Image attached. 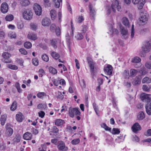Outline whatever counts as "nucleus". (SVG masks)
Returning <instances> with one entry per match:
<instances>
[{"mask_svg": "<svg viewBox=\"0 0 151 151\" xmlns=\"http://www.w3.org/2000/svg\"><path fill=\"white\" fill-rule=\"evenodd\" d=\"M140 12L141 17L139 19V24L140 25H145L147 23L149 14L147 12L142 10H140Z\"/></svg>", "mask_w": 151, "mask_h": 151, "instance_id": "f257e3e1", "label": "nucleus"}, {"mask_svg": "<svg viewBox=\"0 0 151 151\" xmlns=\"http://www.w3.org/2000/svg\"><path fill=\"white\" fill-rule=\"evenodd\" d=\"M33 13L32 11L29 9H24L23 13V18L26 20H30L32 18Z\"/></svg>", "mask_w": 151, "mask_h": 151, "instance_id": "f03ea898", "label": "nucleus"}, {"mask_svg": "<svg viewBox=\"0 0 151 151\" xmlns=\"http://www.w3.org/2000/svg\"><path fill=\"white\" fill-rule=\"evenodd\" d=\"M80 114L81 112L79 110L78 108H73L70 107L69 109L68 114L69 116L72 118L73 117L76 115Z\"/></svg>", "mask_w": 151, "mask_h": 151, "instance_id": "7ed1b4c3", "label": "nucleus"}, {"mask_svg": "<svg viewBox=\"0 0 151 151\" xmlns=\"http://www.w3.org/2000/svg\"><path fill=\"white\" fill-rule=\"evenodd\" d=\"M112 4L111 7L113 11L114 12H116V9L118 11H120L121 9V6L119 5V1L118 0H112Z\"/></svg>", "mask_w": 151, "mask_h": 151, "instance_id": "20e7f679", "label": "nucleus"}, {"mask_svg": "<svg viewBox=\"0 0 151 151\" xmlns=\"http://www.w3.org/2000/svg\"><path fill=\"white\" fill-rule=\"evenodd\" d=\"M33 9L35 14L38 15H40L42 13V9L41 6L38 4L35 3L33 6Z\"/></svg>", "mask_w": 151, "mask_h": 151, "instance_id": "39448f33", "label": "nucleus"}, {"mask_svg": "<svg viewBox=\"0 0 151 151\" xmlns=\"http://www.w3.org/2000/svg\"><path fill=\"white\" fill-rule=\"evenodd\" d=\"M149 95L146 93H143L140 95V98L143 101L148 103L149 102H150L151 101V98L149 97Z\"/></svg>", "mask_w": 151, "mask_h": 151, "instance_id": "423d86ee", "label": "nucleus"}, {"mask_svg": "<svg viewBox=\"0 0 151 151\" xmlns=\"http://www.w3.org/2000/svg\"><path fill=\"white\" fill-rule=\"evenodd\" d=\"M2 56L4 58V61L5 63H9L11 62L12 60L10 59L11 56L10 54L7 52H4L3 53Z\"/></svg>", "mask_w": 151, "mask_h": 151, "instance_id": "0eeeda50", "label": "nucleus"}, {"mask_svg": "<svg viewBox=\"0 0 151 151\" xmlns=\"http://www.w3.org/2000/svg\"><path fill=\"white\" fill-rule=\"evenodd\" d=\"M134 4H136L139 3L138 8L139 9H141L143 8L145 4V0H132Z\"/></svg>", "mask_w": 151, "mask_h": 151, "instance_id": "6e6552de", "label": "nucleus"}, {"mask_svg": "<svg viewBox=\"0 0 151 151\" xmlns=\"http://www.w3.org/2000/svg\"><path fill=\"white\" fill-rule=\"evenodd\" d=\"M58 148L60 151H66L68 147L65 146V143L63 141H61L58 145Z\"/></svg>", "mask_w": 151, "mask_h": 151, "instance_id": "1a4fd4ad", "label": "nucleus"}, {"mask_svg": "<svg viewBox=\"0 0 151 151\" xmlns=\"http://www.w3.org/2000/svg\"><path fill=\"white\" fill-rule=\"evenodd\" d=\"M131 129L133 132L137 133L138 131L141 129V127L138 123L136 122L132 126Z\"/></svg>", "mask_w": 151, "mask_h": 151, "instance_id": "9d476101", "label": "nucleus"}, {"mask_svg": "<svg viewBox=\"0 0 151 151\" xmlns=\"http://www.w3.org/2000/svg\"><path fill=\"white\" fill-rule=\"evenodd\" d=\"M8 5L6 2L3 3L1 6V10L3 13H6L8 10Z\"/></svg>", "mask_w": 151, "mask_h": 151, "instance_id": "9b49d317", "label": "nucleus"}, {"mask_svg": "<svg viewBox=\"0 0 151 151\" xmlns=\"http://www.w3.org/2000/svg\"><path fill=\"white\" fill-rule=\"evenodd\" d=\"M144 46L143 47V51L145 52H148L150 50V45L148 41H146L144 43Z\"/></svg>", "mask_w": 151, "mask_h": 151, "instance_id": "f8f14e48", "label": "nucleus"}, {"mask_svg": "<svg viewBox=\"0 0 151 151\" xmlns=\"http://www.w3.org/2000/svg\"><path fill=\"white\" fill-rule=\"evenodd\" d=\"M87 61L90 68L91 71L92 73L94 72V64L92 59L89 57L87 58Z\"/></svg>", "mask_w": 151, "mask_h": 151, "instance_id": "ddd939ff", "label": "nucleus"}, {"mask_svg": "<svg viewBox=\"0 0 151 151\" xmlns=\"http://www.w3.org/2000/svg\"><path fill=\"white\" fill-rule=\"evenodd\" d=\"M104 71L106 73L109 75H111L112 73V67L111 65H108L107 66L105 67L104 69Z\"/></svg>", "mask_w": 151, "mask_h": 151, "instance_id": "4468645a", "label": "nucleus"}, {"mask_svg": "<svg viewBox=\"0 0 151 151\" xmlns=\"http://www.w3.org/2000/svg\"><path fill=\"white\" fill-rule=\"evenodd\" d=\"M6 128L7 134L9 136L12 135L13 131V129L10 127V125L8 124H6Z\"/></svg>", "mask_w": 151, "mask_h": 151, "instance_id": "2eb2a0df", "label": "nucleus"}, {"mask_svg": "<svg viewBox=\"0 0 151 151\" xmlns=\"http://www.w3.org/2000/svg\"><path fill=\"white\" fill-rule=\"evenodd\" d=\"M145 109L147 113L149 115H151V103L149 102L145 105Z\"/></svg>", "mask_w": 151, "mask_h": 151, "instance_id": "dca6fc26", "label": "nucleus"}, {"mask_svg": "<svg viewBox=\"0 0 151 151\" xmlns=\"http://www.w3.org/2000/svg\"><path fill=\"white\" fill-rule=\"evenodd\" d=\"M50 23V19L47 18H45L42 20V24L44 26H48Z\"/></svg>", "mask_w": 151, "mask_h": 151, "instance_id": "f3484780", "label": "nucleus"}, {"mask_svg": "<svg viewBox=\"0 0 151 151\" xmlns=\"http://www.w3.org/2000/svg\"><path fill=\"white\" fill-rule=\"evenodd\" d=\"M121 32V34L122 35L123 37L124 38H127V35L128 34V32L127 29H125L123 27H120Z\"/></svg>", "mask_w": 151, "mask_h": 151, "instance_id": "a211bd4d", "label": "nucleus"}, {"mask_svg": "<svg viewBox=\"0 0 151 151\" xmlns=\"http://www.w3.org/2000/svg\"><path fill=\"white\" fill-rule=\"evenodd\" d=\"M32 134L29 132L25 133L23 136L24 139L27 140H30L32 139Z\"/></svg>", "mask_w": 151, "mask_h": 151, "instance_id": "6ab92c4d", "label": "nucleus"}, {"mask_svg": "<svg viewBox=\"0 0 151 151\" xmlns=\"http://www.w3.org/2000/svg\"><path fill=\"white\" fill-rule=\"evenodd\" d=\"M27 37L33 40H35L37 39L36 35L32 33H29L27 35Z\"/></svg>", "mask_w": 151, "mask_h": 151, "instance_id": "aec40b11", "label": "nucleus"}, {"mask_svg": "<svg viewBox=\"0 0 151 151\" xmlns=\"http://www.w3.org/2000/svg\"><path fill=\"white\" fill-rule=\"evenodd\" d=\"M66 43L68 46V47L70 50V46L71 44V42L70 41V37L68 34H67L66 35Z\"/></svg>", "mask_w": 151, "mask_h": 151, "instance_id": "412c9836", "label": "nucleus"}, {"mask_svg": "<svg viewBox=\"0 0 151 151\" xmlns=\"http://www.w3.org/2000/svg\"><path fill=\"white\" fill-rule=\"evenodd\" d=\"M145 117V113L142 111L139 112L137 115V119L138 120L141 121Z\"/></svg>", "mask_w": 151, "mask_h": 151, "instance_id": "4be33fe9", "label": "nucleus"}, {"mask_svg": "<svg viewBox=\"0 0 151 151\" xmlns=\"http://www.w3.org/2000/svg\"><path fill=\"white\" fill-rule=\"evenodd\" d=\"M89 9L90 11V14L92 17H93L96 14V12L94 9L93 8L92 5L91 4L89 5Z\"/></svg>", "mask_w": 151, "mask_h": 151, "instance_id": "5701e85b", "label": "nucleus"}, {"mask_svg": "<svg viewBox=\"0 0 151 151\" xmlns=\"http://www.w3.org/2000/svg\"><path fill=\"white\" fill-rule=\"evenodd\" d=\"M23 115L21 112H19L16 114V119L19 122H21L23 119Z\"/></svg>", "mask_w": 151, "mask_h": 151, "instance_id": "b1692460", "label": "nucleus"}, {"mask_svg": "<svg viewBox=\"0 0 151 151\" xmlns=\"http://www.w3.org/2000/svg\"><path fill=\"white\" fill-rule=\"evenodd\" d=\"M20 3L22 6H26L29 5L30 4V2L29 0H21Z\"/></svg>", "mask_w": 151, "mask_h": 151, "instance_id": "393cba45", "label": "nucleus"}, {"mask_svg": "<svg viewBox=\"0 0 151 151\" xmlns=\"http://www.w3.org/2000/svg\"><path fill=\"white\" fill-rule=\"evenodd\" d=\"M65 123L64 120L60 119H58L55 120V124L57 126H60L63 125Z\"/></svg>", "mask_w": 151, "mask_h": 151, "instance_id": "a878e982", "label": "nucleus"}, {"mask_svg": "<svg viewBox=\"0 0 151 151\" xmlns=\"http://www.w3.org/2000/svg\"><path fill=\"white\" fill-rule=\"evenodd\" d=\"M142 83H151V78H149L148 77H145L143 79Z\"/></svg>", "mask_w": 151, "mask_h": 151, "instance_id": "bb28decb", "label": "nucleus"}, {"mask_svg": "<svg viewBox=\"0 0 151 151\" xmlns=\"http://www.w3.org/2000/svg\"><path fill=\"white\" fill-rule=\"evenodd\" d=\"M6 115H4L1 116L0 121L1 122V124L2 126H3L6 120Z\"/></svg>", "mask_w": 151, "mask_h": 151, "instance_id": "cd10ccee", "label": "nucleus"}, {"mask_svg": "<svg viewBox=\"0 0 151 151\" xmlns=\"http://www.w3.org/2000/svg\"><path fill=\"white\" fill-rule=\"evenodd\" d=\"M50 16L52 20H54L56 18V12L54 10H52L50 12Z\"/></svg>", "mask_w": 151, "mask_h": 151, "instance_id": "c85d7f7f", "label": "nucleus"}, {"mask_svg": "<svg viewBox=\"0 0 151 151\" xmlns=\"http://www.w3.org/2000/svg\"><path fill=\"white\" fill-rule=\"evenodd\" d=\"M141 82V79L139 77H136L135 78L134 82L133 84L134 85H137L139 84Z\"/></svg>", "mask_w": 151, "mask_h": 151, "instance_id": "c756f323", "label": "nucleus"}, {"mask_svg": "<svg viewBox=\"0 0 151 151\" xmlns=\"http://www.w3.org/2000/svg\"><path fill=\"white\" fill-rule=\"evenodd\" d=\"M122 22L123 24L126 26H129V22L128 19L126 17H124L122 19Z\"/></svg>", "mask_w": 151, "mask_h": 151, "instance_id": "7c9ffc66", "label": "nucleus"}, {"mask_svg": "<svg viewBox=\"0 0 151 151\" xmlns=\"http://www.w3.org/2000/svg\"><path fill=\"white\" fill-rule=\"evenodd\" d=\"M139 73L142 75H145L148 73V71L145 67H142L141 68Z\"/></svg>", "mask_w": 151, "mask_h": 151, "instance_id": "2f4dec72", "label": "nucleus"}, {"mask_svg": "<svg viewBox=\"0 0 151 151\" xmlns=\"http://www.w3.org/2000/svg\"><path fill=\"white\" fill-rule=\"evenodd\" d=\"M51 55L56 60L58 59L60 57L59 55L56 52H52Z\"/></svg>", "mask_w": 151, "mask_h": 151, "instance_id": "473e14b6", "label": "nucleus"}, {"mask_svg": "<svg viewBox=\"0 0 151 151\" xmlns=\"http://www.w3.org/2000/svg\"><path fill=\"white\" fill-rule=\"evenodd\" d=\"M49 70L50 73L52 74H55L57 73V70L52 67H50L49 68Z\"/></svg>", "mask_w": 151, "mask_h": 151, "instance_id": "72a5a7b5", "label": "nucleus"}, {"mask_svg": "<svg viewBox=\"0 0 151 151\" xmlns=\"http://www.w3.org/2000/svg\"><path fill=\"white\" fill-rule=\"evenodd\" d=\"M17 107L16 101H14L10 107V109L12 111H14L16 109Z\"/></svg>", "mask_w": 151, "mask_h": 151, "instance_id": "f704fd0d", "label": "nucleus"}, {"mask_svg": "<svg viewBox=\"0 0 151 151\" xmlns=\"http://www.w3.org/2000/svg\"><path fill=\"white\" fill-rule=\"evenodd\" d=\"M111 132L113 134H118L120 133V131L118 128H113Z\"/></svg>", "mask_w": 151, "mask_h": 151, "instance_id": "c9c22d12", "label": "nucleus"}, {"mask_svg": "<svg viewBox=\"0 0 151 151\" xmlns=\"http://www.w3.org/2000/svg\"><path fill=\"white\" fill-rule=\"evenodd\" d=\"M138 71L134 69H131L130 70L131 76L133 77L135 76L137 74Z\"/></svg>", "mask_w": 151, "mask_h": 151, "instance_id": "e433bc0d", "label": "nucleus"}, {"mask_svg": "<svg viewBox=\"0 0 151 151\" xmlns=\"http://www.w3.org/2000/svg\"><path fill=\"white\" fill-rule=\"evenodd\" d=\"M141 61V59L139 57H136L132 59V62L135 63H139Z\"/></svg>", "mask_w": 151, "mask_h": 151, "instance_id": "4c0bfd02", "label": "nucleus"}, {"mask_svg": "<svg viewBox=\"0 0 151 151\" xmlns=\"http://www.w3.org/2000/svg\"><path fill=\"white\" fill-rule=\"evenodd\" d=\"M101 126L102 128H104L105 130L111 132V128L108 127L105 123H104L101 124Z\"/></svg>", "mask_w": 151, "mask_h": 151, "instance_id": "58836bf2", "label": "nucleus"}, {"mask_svg": "<svg viewBox=\"0 0 151 151\" xmlns=\"http://www.w3.org/2000/svg\"><path fill=\"white\" fill-rule=\"evenodd\" d=\"M75 37L77 40H80L83 38V36L81 33L78 32L77 34L75 36Z\"/></svg>", "mask_w": 151, "mask_h": 151, "instance_id": "ea45409f", "label": "nucleus"}, {"mask_svg": "<svg viewBox=\"0 0 151 151\" xmlns=\"http://www.w3.org/2000/svg\"><path fill=\"white\" fill-rule=\"evenodd\" d=\"M5 19L7 21H11L13 19L14 16L12 14H9L6 17Z\"/></svg>", "mask_w": 151, "mask_h": 151, "instance_id": "a19ab883", "label": "nucleus"}, {"mask_svg": "<svg viewBox=\"0 0 151 151\" xmlns=\"http://www.w3.org/2000/svg\"><path fill=\"white\" fill-rule=\"evenodd\" d=\"M150 86H147L146 85H144L142 86V89L143 90L146 92H148L150 91Z\"/></svg>", "mask_w": 151, "mask_h": 151, "instance_id": "79ce46f5", "label": "nucleus"}, {"mask_svg": "<svg viewBox=\"0 0 151 151\" xmlns=\"http://www.w3.org/2000/svg\"><path fill=\"white\" fill-rule=\"evenodd\" d=\"M7 67L10 69L14 70H17L18 68L17 66L16 65L12 64H8L7 65Z\"/></svg>", "mask_w": 151, "mask_h": 151, "instance_id": "37998d69", "label": "nucleus"}, {"mask_svg": "<svg viewBox=\"0 0 151 151\" xmlns=\"http://www.w3.org/2000/svg\"><path fill=\"white\" fill-rule=\"evenodd\" d=\"M123 76L126 78H129V73L128 70H125L123 74Z\"/></svg>", "mask_w": 151, "mask_h": 151, "instance_id": "c03bdc74", "label": "nucleus"}, {"mask_svg": "<svg viewBox=\"0 0 151 151\" xmlns=\"http://www.w3.org/2000/svg\"><path fill=\"white\" fill-rule=\"evenodd\" d=\"M24 46L25 48L29 49L32 47V44L30 42H27L24 43Z\"/></svg>", "mask_w": 151, "mask_h": 151, "instance_id": "a18cd8bd", "label": "nucleus"}, {"mask_svg": "<svg viewBox=\"0 0 151 151\" xmlns=\"http://www.w3.org/2000/svg\"><path fill=\"white\" fill-rule=\"evenodd\" d=\"M53 4L57 8L60 7V2L59 0H53Z\"/></svg>", "mask_w": 151, "mask_h": 151, "instance_id": "49530a36", "label": "nucleus"}, {"mask_svg": "<svg viewBox=\"0 0 151 151\" xmlns=\"http://www.w3.org/2000/svg\"><path fill=\"white\" fill-rule=\"evenodd\" d=\"M21 137L19 135H16L14 139V143H18L19 142L20 140Z\"/></svg>", "mask_w": 151, "mask_h": 151, "instance_id": "de8ad7c7", "label": "nucleus"}, {"mask_svg": "<svg viewBox=\"0 0 151 151\" xmlns=\"http://www.w3.org/2000/svg\"><path fill=\"white\" fill-rule=\"evenodd\" d=\"M50 43L54 48L55 49L57 48V46L56 45V43L54 40H50Z\"/></svg>", "mask_w": 151, "mask_h": 151, "instance_id": "09e8293b", "label": "nucleus"}, {"mask_svg": "<svg viewBox=\"0 0 151 151\" xmlns=\"http://www.w3.org/2000/svg\"><path fill=\"white\" fill-rule=\"evenodd\" d=\"M71 143L73 145H76L78 144L80 142L79 139H74L71 141Z\"/></svg>", "mask_w": 151, "mask_h": 151, "instance_id": "8fccbe9b", "label": "nucleus"}, {"mask_svg": "<svg viewBox=\"0 0 151 151\" xmlns=\"http://www.w3.org/2000/svg\"><path fill=\"white\" fill-rule=\"evenodd\" d=\"M45 95L46 93L44 92H39L37 94V96L39 98L42 99Z\"/></svg>", "mask_w": 151, "mask_h": 151, "instance_id": "3c124183", "label": "nucleus"}, {"mask_svg": "<svg viewBox=\"0 0 151 151\" xmlns=\"http://www.w3.org/2000/svg\"><path fill=\"white\" fill-rule=\"evenodd\" d=\"M32 63L35 66H37L38 65L39 62L38 59L36 58H34L32 60Z\"/></svg>", "mask_w": 151, "mask_h": 151, "instance_id": "603ef678", "label": "nucleus"}, {"mask_svg": "<svg viewBox=\"0 0 151 151\" xmlns=\"http://www.w3.org/2000/svg\"><path fill=\"white\" fill-rule=\"evenodd\" d=\"M9 36L11 39L15 38L17 36V35L15 33L12 32L9 34Z\"/></svg>", "mask_w": 151, "mask_h": 151, "instance_id": "864d4df0", "label": "nucleus"}, {"mask_svg": "<svg viewBox=\"0 0 151 151\" xmlns=\"http://www.w3.org/2000/svg\"><path fill=\"white\" fill-rule=\"evenodd\" d=\"M42 59L45 62H47L49 60V58L48 56L46 54H44L42 55Z\"/></svg>", "mask_w": 151, "mask_h": 151, "instance_id": "5fc2aeb1", "label": "nucleus"}, {"mask_svg": "<svg viewBox=\"0 0 151 151\" xmlns=\"http://www.w3.org/2000/svg\"><path fill=\"white\" fill-rule=\"evenodd\" d=\"M46 107V105L42 104H40L38 105L37 107L38 109H40L41 110L45 108Z\"/></svg>", "mask_w": 151, "mask_h": 151, "instance_id": "6e6d98bb", "label": "nucleus"}, {"mask_svg": "<svg viewBox=\"0 0 151 151\" xmlns=\"http://www.w3.org/2000/svg\"><path fill=\"white\" fill-rule=\"evenodd\" d=\"M93 106L96 114H98V112H99V109L98 106L96 105V104L95 103L93 104Z\"/></svg>", "mask_w": 151, "mask_h": 151, "instance_id": "4d7b16f0", "label": "nucleus"}, {"mask_svg": "<svg viewBox=\"0 0 151 151\" xmlns=\"http://www.w3.org/2000/svg\"><path fill=\"white\" fill-rule=\"evenodd\" d=\"M145 67L147 68L151 69V62H147L145 64Z\"/></svg>", "mask_w": 151, "mask_h": 151, "instance_id": "13d9d810", "label": "nucleus"}, {"mask_svg": "<svg viewBox=\"0 0 151 151\" xmlns=\"http://www.w3.org/2000/svg\"><path fill=\"white\" fill-rule=\"evenodd\" d=\"M84 20L83 17L82 16H81L79 17L77 21V22L80 23L81 22Z\"/></svg>", "mask_w": 151, "mask_h": 151, "instance_id": "bf43d9fd", "label": "nucleus"}, {"mask_svg": "<svg viewBox=\"0 0 151 151\" xmlns=\"http://www.w3.org/2000/svg\"><path fill=\"white\" fill-rule=\"evenodd\" d=\"M56 27L54 24H52L50 27V30L51 31L54 32Z\"/></svg>", "mask_w": 151, "mask_h": 151, "instance_id": "052dcab7", "label": "nucleus"}, {"mask_svg": "<svg viewBox=\"0 0 151 151\" xmlns=\"http://www.w3.org/2000/svg\"><path fill=\"white\" fill-rule=\"evenodd\" d=\"M19 52L22 54L26 55L27 52L24 48H20L19 50Z\"/></svg>", "mask_w": 151, "mask_h": 151, "instance_id": "680f3d73", "label": "nucleus"}, {"mask_svg": "<svg viewBox=\"0 0 151 151\" xmlns=\"http://www.w3.org/2000/svg\"><path fill=\"white\" fill-rule=\"evenodd\" d=\"M79 83L81 87L83 88L85 87V82L84 79H82L81 82H79Z\"/></svg>", "mask_w": 151, "mask_h": 151, "instance_id": "e2e57ef3", "label": "nucleus"}, {"mask_svg": "<svg viewBox=\"0 0 151 151\" xmlns=\"http://www.w3.org/2000/svg\"><path fill=\"white\" fill-rule=\"evenodd\" d=\"M59 131L58 129L56 126H54L52 127V132L54 133H57Z\"/></svg>", "mask_w": 151, "mask_h": 151, "instance_id": "0e129e2a", "label": "nucleus"}, {"mask_svg": "<svg viewBox=\"0 0 151 151\" xmlns=\"http://www.w3.org/2000/svg\"><path fill=\"white\" fill-rule=\"evenodd\" d=\"M44 5L45 7H47L50 6V4L49 2V0H44Z\"/></svg>", "mask_w": 151, "mask_h": 151, "instance_id": "69168bd1", "label": "nucleus"}, {"mask_svg": "<svg viewBox=\"0 0 151 151\" xmlns=\"http://www.w3.org/2000/svg\"><path fill=\"white\" fill-rule=\"evenodd\" d=\"M30 27L33 30H35L37 28V26L36 24L34 23H31L30 24Z\"/></svg>", "mask_w": 151, "mask_h": 151, "instance_id": "338daca9", "label": "nucleus"}, {"mask_svg": "<svg viewBox=\"0 0 151 151\" xmlns=\"http://www.w3.org/2000/svg\"><path fill=\"white\" fill-rule=\"evenodd\" d=\"M56 35L57 36H59L60 35V30L59 27H57L55 30Z\"/></svg>", "mask_w": 151, "mask_h": 151, "instance_id": "774afa93", "label": "nucleus"}]
</instances>
